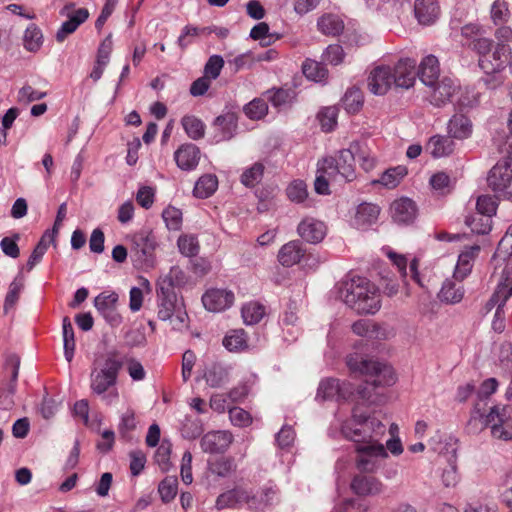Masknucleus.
Returning a JSON list of instances; mask_svg holds the SVG:
<instances>
[{
    "label": "nucleus",
    "instance_id": "obj_1",
    "mask_svg": "<svg viewBox=\"0 0 512 512\" xmlns=\"http://www.w3.org/2000/svg\"><path fill=\"white\" fill-rule=\"evenodd\" d=\"M357 400V405L352 410V416L341 426L343 438L355 443L364 444L359 448H402L399 436V426L392 423L386 433V426L374 415L363 412L359 401L374 403L375 400L368 387L358 389L356 394L349 382H341L336 378L323 379L317 389V399Z\"/></svg>",
    "mask_w": 512,
    "mask_h": 512
},
{
    "label": "nucleus",
    "instance_id": "obj_2",
    "mask_svg": "<svg viewBox=\"0 0 512 512\" xmlns=\"http://www.w3.org/2000/svg\"><path fill=\"white\" fill-rule=\"evenodd\" d=\"M340 297L358 314H375L381 308L379 288L365 277L355 276L344 281Z\"/></svg>",
    "mask_w": 512,
    "mask_h": 512
},
{
    "label": "nucleus",
    "instance_id": "obj_3",
    "mask_svg": "<svg viewBox=\"0 0 512 512\" xmlns=\"http://www.w3.org/2000/svg\"><path fill=\"white\" fill-rule=\"evenodd\" d=\"M121 368V361L114 355H109L102 361H96L91 371L90 388L93 393L101 395L108 405L119 397L116 383Z\"/></svg>",
    "mask_w": 512,
    "mask_h": 512
},
{
    "label": "nucleus",
    "instance_id": "obj_4",
    "mask_svg": "<svg viewBox=\"0 0 512 512\" xmlns=\"http://www.w3.org/2000/svg\"><path fill=\"white\" fill-rule=\"evenodd\" d=\"M346 363L352 373L365 376L366 383L374 388L391 386L396 381L393 368L386 363L365 359L358 354L349 355Z\"/></svg>",
    "mask_w": 512,
    "mask_h": 512
},
{
    "label": "nucleus",
    "instance_id": "obj_5",
    "mask_svg": "<svg viewBox=\"0 0 512 512\" xmlns=\"http://www.w3.org/2000/svg\"><path fill=\"white\" fill-rule=\"evenodd\" d=\"M320 163L322 170L333 180L347 182L356 177L355 155L351 147L338 151L335 156L323 158Z\"/></svg>",
    "mask_w": 512,
    "mask_h": 512
},
{
    "label": "nucleus",
    "instance_id": "obj_6",
    "mask_svg": "<svg viewBox=\"0 0 512 512\" xmlns=\"http://www.w3.org/2000/svg\"><path fill=\"white\" fill-rule=\"evenodd\" d=\"M482 70L486 74H493L501 71L511 56V49L505 43H488L482 41Z\"/></svg>",
    "mask_w": 512,
    "mask_h": 512
},
{
    "label": "nucleus",
    "instance_id": "obj_7",
    "mask_svg": "<svg viewBox=\"0 0 512 512\" xmlns=\"http://www.w3.org/2000/svg\"><path fill=\"white\" fill-rule=\"evenodd\" d=\"M244 504L248 505L250 510H258V496L251 490L242 487H235L222 494L216 499V508L218 510L226 508H239Z\"/></svg>",
    "mask_w": 512,
    "mask_h": 512
},
{
    "label": "nucleus",
    "instance_id": "obj_8",
    "mask_svg": "<svg viewBox=\"0 0 512 512\" xmlns=\"http://www.w3.org/2000/svg\"><path fill=\"white\" fill-rule=\"evenodd\" d=\"M427 88H429L427 96L429 103L435 107H442L449 103L453 96L458 93L460 85L456 79L443 76L433 84L428 85Z\"/></svg>",
    "mask_w": 512,
    "mask_h": 512
},
{
    "label": "nucleus",
    "instance_id": "obj_9",
    "mask_svg": "<svg viewBox=\"0 0 512 512\" xmlns=\"http://www.w3.org/2000/svg\"><path fill=\"white\" fill-rule=\"evenodd\" d=\"M494 438L512 440V409L509 406L494 407L487 416Z\"/></svg>",
    "mask_w": 512,
    "mask_h": 512
},
{
    "label": "nucleus",
    "instance_id": "obj_10",
    "mask_svg": "<svg viewBox=\"0 0 512 512\" xmlns=\"http://www.w3.org/2000/svg\"><path fill=\"white\" fill-rule=\"evenodd\" d=\"M63 15L67 16V20L62 23L56 33L57 42H63L69 35L74 33L78 27L89 18V11L86 8L74 9V4H67L63 8Z\"/></svg>",
    "mask_w": 512,
    "mask_h": 512
},
{
    "label": "nucleus",
    "instance_id": "obj_11",
    "mask_svg": "<svg viewBox=\"0 0 512 512\" xmlns=\"http://www.w3.org/2000/svg\"><path fill=\"white\" fill-rule=\"evenodd\" d=\"M156 248L157 240L152 231L140 230L131 236V252L138 260L152 259Z\"/></svg>",
    "mask_w": 512,
    "mask_h": 512
},
{
    "label": "nucleus",
    "instance_id": "obj_12",
    "mask_svg": "<svg viewBox=\"0 0 512 512\" xmlns=\"http://www.w3.org/2000/svg\"><path fill=\"white\" fill-rule=\"evenodd\" d=\"M158 298V318L166 321L172 318L177 303V295L175 293L173 284L171 281L163 283L157 289Z\"/></svg>",
    "mask_w": 512,
    "mask_h": 512
},
{
    "label": "nucleus",
    "instance_id": "obj_13",
    "mask_svg": "<svg viewBox=\"0 0 512 512\" xmlns=\"http://www.w3.org/2000/svg\"><path fill=\"white\" fill-rule=\"evenodd\" d=\"M234 300V293L227 289L211 288L202 296L204 307L211 312H221L230 308Z\"/></svg>",
    "mask_w": 512,
    "mask_h": 512
},
{
    "label": "nucleus",
    "instance_id": "obj_14",
    "mask_svg": "<svg viewBox=\"0 0 512 512\" xmlns=\"http://www.w3.org/2000/svg\"><path fill=\"white\" fill-rule=\"evenodd\" d=\"M416 60L411 58L400 59L392 68L393 84L399 88L409 89L416 81Z\"/></svg>",
    "mask_w": 512,
    "mask_h": 512
},
{
    "label": "nucleus",
    "instance_id": "obj_15",
    "mask_svg": "<svg viewBox=\"0 0 512 512\" xmlns=\"http://www.w3.org/2000/svg\"><path fill=\"white\" fill-rule=\"evenodd\" d=\"M392 84V68L385 65L372 69L367 79L368 89L375 95H385Z\"/></svg>",
    "mask_w": 512,
    "mask_h": 512
},
{
    "label": "nucleus",
    "instance_id": "obj_16",
    "mask_svg": "<svg viewBox=\"0 0 512 512\" xmlns=\"http://www.w3.org/2000/svg\"><path fill=\"white\" fill-rule=\"evenodd\" d=\"M299 236L308 243H320L326 236L327 226L313 217L304 218L297 227Z\"/></svg>",
    "mask_w": 512,
    "mask_h": 512
},
{
    "label": "nucleus",
    "instance_id": "obj_17",
    "mask_svg": "<svg viewBox=\"0 0 512 512\" xmlns=\"http://www.w3.org/2000/svg\"><path fill=\"white\" fill-rule=\"evenodd\" d=\"M391 217L398 224H411L416 219L417 207L406 197L395 200L390 206Z\"/></svg>",
    "mask_w": 512,
    "mask_h": 512
},
{
    "label": "nucleus",
    "instance_id": "obj_18",
    "mask_svg": "<svg viewBox=\"0 0 512 512\" xmlns=\"http://www.w3.org/2000/svg\"><path fill=\"white\" fill-rule=\"evenodd\" d=\"M512 181V163L510 161L498 162L487 177L488 186L494 191L505 189Z\"/></svg>",
    "mask_w": 512,
    "mask_h": 512
},
{
    "label": "nucleus",
    "instance_id": "obj_19",
    "mask_svg": "<svg viewBox=\"0 0 512 512\" xmlns=\"http://www.w3.org/2000/svg\"><path fill=\"white\" fill-rule=\"evenodd\" d=\"M200 149L192 143L182 144L174 153V159L181 170H194L200 160Z\"/></svg>",
    "mask_w": 512,
    "mask_h": 512
},
{
    "label": "nucleus",
    "instance_id": "obj_20",
    "mask_svg": "<svg viewBox=\"0 0 512 512\" xmlns=\"http://www.w3.org/2000/svg\"><path fill=\"white\" fill-rule=\"evenodd\" d=\"M379 214V206L372 203H361L352 217V225L357 229H367L377 222Z\"/></svg>",
    "mask_w": 512,
    "mask_h": 512
},
{
    "label": "nucleus",
    "instance_id": "obj_21",
    "mask_svg": "<svg viewBox=\"0 0 512 512\" xmlns=\"http://www.w3.org/2000/svg\"><path fill=\"white\" fill-rule=\"evenodd\" d=\"M414 15L421 25H431L440 16V6L437 0H415Z\"/></svg>",
    "mask_w": 512,
    "mask_h": 512
},
{
    "label": "nucleus",
    "instance_id": "obj_22",
    "mask_svg": "<svg viewBox=\"0 0 512 512\" xmlns=\"http://www.w3.org/2000/svg\"><path fill=\"white\" fill-rule=\"evenodd\" d=\"M351 489L359 496H375L384 491V486L375 477L356 475L351 482Z\"/></svg>",
    "mask_w": 512,
    "mask_h": 512
},
{
    "label": "nucleus",
    "instance_id": "obj_23",
    "mask_svg": "<svg viewBox=\"0 0 512 512\" xmlns=\"http://www.w3.org/2000/svg\"><path fill=\"white\" fill-rule=\"evenodd\" d=\"M359 452L356 462L362 472H373L378 469L388 457L387 450H357Z\"/></svg>",
    "mask_w": 512,
    "mask_h": 512
},
{
    "label": "nucleus",
    "instance_id": "obj_24",
    "mask_svg": "<svg viewBox=\"0 0 512 512\" xmlns=\"http://www.w3.org/2000/svg\"><path fill=\"white\" fill-rule=\"evenodd\" d=\"M209 452L210 455L207 462L211 473L225 477L235 469L236 465L234 460L226 456L223 450H209Z\"/></svg>",
    "mask_w": 512,
    "mask_h": 512
},
{
    "label": "nucleus",
    "instance_id": "obj_25",
    "mask_svg": "<svg viewBox=\"0 0 512 512\" xmlns=\"http://www.w3.org/2000/svg\"><path fill=\"white\" fill-rule=\"evenodd\" d=\"M306 250L298 240L284 244L278 252V261L285 267H292L298 264L305 256Z\"/></svg>",
    "mask_w": 512,
    "mask_h": 512
},
{
    "label": "nucleus",
    "instance_id": "obj_26",
    "mask_svg": "<svg viewBox=\"0 0 512 512\" xmlns=\"http://www.w3.org/2000/svg\"><path fill=\"white\" fill-rule=\"evenodd\" d=\"M417 75L426 87L438 80L440 78L438 58L434 55L425 56L419 64Z\"/></svg>",
    "mask_w": 512,
    "mask_h": 512
},
{
    "label": "nucleus",
    "instance_id": "obj_27",
    "mask_svg": "<svg viewBox=\"0 0 512 512\" xmlns=\"http://www.w3.org/2000/svg\"><path fill=\"white\" fill-rule=\"evenodd\" d=\"M212 32H216L214 27H200L188 24L183 27L178 37L177 44L181 50H185L192 45L198 38L209 36Z\"/></svg>",
    "mask_w": 512,
    "mask_h": 512
},
{
    "label": "nucleus",
    "instance_id": "obj_28",
    "mask_svg": "<svg viewBox=\"0 0 512 512\" xmlns=\"http://www.w3.org/2000/svg\"><path fill=\"white\" fill-rule=\"evenodd\" d=\"M352 151L357 159L359 165L363 170L369 172L373 170L378 164V158L375 152L365 142H355L351 145Z\"/></svg>",
    "mask_w": 512,
    "mask_h": 512
},
{
    "label": "nucleus",
    "instance_id": "obj_29",
    "mask_svg": "<svg viewBox=\"0 0 512 512\" xmlns=\"http://www.w3.org/2000/svg\"><path fill=\"white\" fill-rule=\"evenodd\" d=\"M506 265L494 297L496 302L504 303L512 296V256H506Z\"/></svg>",
    "mask_w": 512,
    "mask_h": 512
},
{
    "label": "nucleus",
    "instance_id": "obj_30",
    "mask_svg": "<svg viewBox=\"0 0 512 512\" xmlns=\"http://www.w3.org/2000/svg\"><path fill=\"white\" fill-rule=\"evenodd\" d=\"M454 148V141L450 137L441 135L432 136L426 144V151L434 158L449 156Z\"/></svg>",
    "mask_w": 512,
    "mask_h": 512
},
{
    "label": "nucleus",
    "instance_id": "obj_31",
    "mask_svg": "<svg viewBox=\"0 0 512 512\" xmlns=\"http://www.w3.org/2000/svg\"><path fill=\"white\" fill-rule=\"evenodd\" d=\"M352 331L358 336L369 339L382 340L387 337V333L384 328L379 324L366 319H361L353 323Z\"/></svg>",
    "mask_w": 512,
    "mask_h": 512
},
{
    "label": "nucleus",
    "instance_id": "obj_32",
    "mask_svg": "<svg viewBox=\"0 0 512 512\" xmlns=\"http://www.w3.org/2000/svg\"><path fill=\"white\" fill-rule=\"evenodd\" d=\"M448 133L450 137L455 139H466L472 133V124L464 114H455L449 121Z\"/></svg>",
    "mask_w": 512,
    "mask_h": 512
},
{
    "label": "nucleus",
    "instance_id": "obj_33",
    "mask_svg": "<svg viewBox=\"0 0 512 512\" xmlns=\"http://www.w3.org/2000/svg\"><path fill=\"white\" fill-rule=\"evenodd\" d=\"M232 440L233 436L229 431H210L203 436L201 444L203 448H227Z\"/></svg>",
    "mask_w": 512,
    "mask_h": 512
},
{
    "label": "nucleus",
    "instance_id": "obj_34",
    "mask_svg": "<svg viewBox=\"0 0 512 512\" xmlns=\"http://www.w3.org/2000/svg\"><path fill=\"white\" fill-rule=\"evenodd\" d=\"M317 27L327 36H336L343 31L344 23L338 15L324 14L318 19Z\"/></svg>",
    "mask_w": 512,
    "mask_h": 512
},
{
    "label": "nucleus",
    "instance_id": "obj_35",
    "mask_svg": "<svg viewBox=\"0 0 512 512\" xmlns=\"http://www.w3.org/2000/svg\"><path fill=\"white\" fill-rule=\"evenodd\" d=\"M407 173L408 169L406 166L398 165L396 167L387 169L382 173L377 181H374V183L381 184L388 189H393L400 184Z\"/></svg>",
    "mask_w": 512,
    "mask_h": 512
},
{
    "label": "nucleus",
    "instance_id": "obj_36",
    "mask_svg": "<svg viewBox=\"0 0 512 512\" xmlns=\"http://www.w3.org/2000/svg\"><path fill=\"white\" fill-rule=\"evenodd\" d=\"M218 187V179L213 174L202 175L195 183L193 194L200 199H206L214 194Z\"/></svg>",
    "mask_w": 512,
    "mask_h": 512
},
{
    "label": "nucleus",
    "instance_id": "obj_37",
    "mask_svg": "<svg viewBox=\"0 0 512 512\" xmlns=\"http://www.w3.org/2000/svg\"><path fill=\"white\" fill-rule=\"evenodd\" d=\"M138 425V418L133 408L128 407L120 415L117 430L122 438H131L132 433L136 430Z\"/></svg>",
    "mask_w": 512,
    "mask_h": 512
},
{
    "label": "nucleus",
    "instance_id": "obj_38",
    "mask_svg": "<svg viewBox=\"0 0 512 512\" xmlns=\"http://www.w3.org/2000/svg\"><path fill=\"white\" fill-rule=\"evenodd\" d=\"M206 383L212 388H219L228 383L229 371L220 364H213L204 374Z\"/></svg>",
    "mask_w": 512,
    "mask_h": 512
},
{
    "label": "nucleus",
    "instance_id": "obj_39",
    "mask_svg": "<svg viewBox=\"0 0 512 512\" xmlns=\"http://www.w3.org/2000/svg\"><path fill=\"white\" fill-rule=\"evenodd\" d=\"M363 104V93L356 87L349 88L342 99V105L349 114L358 113L362 109Z\"/></svg>",
    "mask_w": 512,
    "mask_h": 512
},
{
    "label": "nucleus",
    "instance_id": "obj_40",
    "mask_svg": "<svg viewBox=\"0 0 512 512\" xmlns=\"http://www.w3.org/2000/svg\"><path fill=\"white\" fill-rule=\"evenodd\" d=\"M439 299L447 304H456L464 296V290L461 285H456L452 280H446L439 292Z\"/></svg>",
    "mask_w": 512,
    "mask_h": 512
},
{
    "label": "nucleus",
    "instance_id": "obj_41",
    "mask_svg": "<svg viewBox=\"0 0 512 512\" xmlns=\"http://www.w3.org/2000/svg\"><path fill=\"white\" fill-rule=\"evenodd\" d=\"M182 127L187 136L193 140H198L204 137L205 125L201 119L194 115H185L181 119Z\"/></svg>",
    "mask_w": 512,
    "mask_h": 512
},
{
    "label": "nucleus",
    "instance_id": "obj_42",
    "mask_svg": "<svg viewBox=\"0 0 512 512\" xmlns=\"http://www.w3.org/2000/svg\"><path fill=\"white\" fill-rule=\"evenodd\" d=\"M241 313L244 323L247 325H253L259 323L262 320L266 310L261 303L251 301L243 305Z\"/></svg>",
    "mask_w": 512,
    "mask_h": 512
},
{
    "label": "nucleus",
    "instance_id": "obj_43",
    "mask_svg": "<svg viewBox=\"0 0 512 512\" xmlns=\"http://www.w3.org/2000/svg\"><path fill=\"white\" fill-rule=\"evenodd\" d=\"M43 44L41 29L35 24H30L24 32L23 45L29 52H37Z\"/></svg>",
    "mask_w": 512,
    "mask_h": 512
},
{
    "label": "nucleus",
    "instance_id": "obj_44",
    "mask_svg": "<svg viewBox=\"0 0 512 512\" xmlns=\"http://www.w3.org/2000/svg\"><path fill=\"white\" fill-rule=\"evenodd\" d=\"M255 384V376L251 375L247 379L239 382L236 386L230 389L227 393L229 400L232 403L243 402L250 394L253 385Z\"/></svg>",
    "mask_w": 512,
    "mask_h": 512
},
{
    "label": "nucleus",
    "instance_id": "obj_45",
    "mask_svg": "<svg viewBox=\"0 0 512 512\" xmlns=\"http://www.w3.org/2000/svg\"><path fill=\"white\" fill-rule=\"evenodd\" d=\"M429 183L434 193L439 196L447 195L453 190L450 176L443 171L433 174Z\"/></svg>",
    "mask_w": 512,
    "mask_h": 512
},
{
    "label": "nucleus",
    "instance_id": "obj_46",
    "mask_svg": "<svg viewBox=\"0 0 512 512\" xmlns=\"http://www.w3.org/2000/svg\"><path fill=\"white\" fill-rule=\"evenodd\" d=\"M265 166L261 162H255L252 166L246 168L241 174V183L248 187H255L263 178Z\"/></svg>",
    "mask_w": 512,
    "mask_h": 512
},
{
    "label": "nucleus",
    "instance_id": "obj_47",
    "mask_svg": "<svg viewBox=\"0 0 512 512\" xmlns=\"http://www.w3.org/2000/svg\"><path fill=\"white\" fill-rule=\"evenodd\" d=\"M462 44L480 53V28L477 24H468L462 28Z\"/></svg>",
    "mask_w": 512,
    "mask_h": 512
},
{
    "label": "nucleus",
    "instance_id": "obj_48",
    "mask_svg": "<svg viewBox=\"0 0 512 512\" xmlns=\"http://www.w3.org/2000/svg\"><path fill=\"white\" fill-rule=\"evenodd\" d=\"M455 451L456 450H446V453L440 455L449 462L448 468H446L442 473V482L446 487H454L458 482V474L454 464L456 459Z\"/></svg>",
    "mask_w": 512,
    "mask_h": 512
},
{
    "label": "nucleus",
    "instance_id": "obj_49",
    "mask_svg": "<svg viewBox=\"0 0 512 512\" xmlns=\"http://www.w3.org/2000/svg\"><path fill=\"white\" fill-rule=\"evenodd\" d=\"M338 108L336 106H328L322 108L318 114L317 119L324 132H330L334 130L337 125Z\"/></svg>",
    "mask_w": 512,
    "mask_h": 512
},
{
    "label": "nucleus",
    "instance_id": "obj_50",
    "mask_svg": "<svg viewBox=\"0 0 512 512\" xmlns=\"http://www.w3.org/2000/svg\"><path fill=\"white\" fill-rule=\"evenodd\" d=\"M303 74L313 81H322L327 76V69L319 62L306 59L302 65Z\"/></svg>",
    "mask_w": 512,
    "mask_h": 512
},
{
    "label": "nucleus",
    "instance_id": "obj_51",
    "mask_svg": "<svg viewBox=\"0 0 512 512\" xmlns=\"http://www.w3.org/2000/svg\"><path fill=\"white\" fill-rule=\"evenodd\" d=\"M223 345L229 351H240L247 346V338L244 330H232L223 339Z\"/></svg>",
    "mask_w": 512,
    "mask_h": 512
},
{
    "label": "nucleus",
    "instance_id": "obj_52",
    "mask_svg": "<svg viewBox=\"0 0 512 512\" xmlns=\"http://www.w3.org/2000/svg\"><path fill=\"white\" fill-rule=\"evenodd\" d=\"M177 245L181 254L187 257L196 256L199 252V242L194 235L183 234L178 238Z\"/></svg>",
    "mask_w": 512,
    "mask_h": 512
},
{
    "label": "nucleus",
    "instance_id": "obj_53",
    "mask_svg": "<svg viewBox=\"0 0 512 512\" xmlns=\"http://www.w3.org/2000/svg\"><path fill=\"white\" fill-rule=\"evenodd\" d=\"M215 125L221 130V139L229 140L237 128V121L233 114H227L217 117Z\"/></svg>",
    "mask_w": 512,
    "mask_h": 512
},
{
    "label": "nucleus",
    "instance_id": "obj_54",
    "mask_svg": "<svg viewBox=\"0 0 512 512\" xmlns=\"http://www.w3.org/2000/svg\"><path fill=\"white\" fill-rule=\"evenodd\" d=\"M268 94V99L277 108L290 104L295 98V92L292 89L279 88L269 91Z\"/></svg>",
    "mask_w": 512,
    "mask_h": 512
},
{
    "label": "nucleus",
    "instance_id": "obj_55",
    "mask_svg": "<svg viewBox=\"0 0 512 512\" xmlns=\"http://www.w3.org/2000/svg\"><path fill=\"white\" fill-rule=\"evenodd\" d=\"M250 37L254 40L260 41L262 46H269L279 37H274L269 33V26L265 22H260L255 25L250 32Z\"/></svg>",
    "mask_w": 512,
    "mask_h": 512
},
{
    "label": "nucleus",
    "instance_id": "obj_56",
    "mask_svg": "<svg viewBox=\"0 0 512 512\" xmlns=\"http://www.w3.org/2000/svg\"><path fill=\"white\" fill-rule=\"evenodd\" d=\"M163 220L169 230H180L182 226V212L174 206H168L162 213Z\"/></svg>",
    "mask_w": 512,
    "mask_h": 512
},
{
    "label": "nucleus",
    "instance_id": "obj_57",
    "mask_svg": "<svg viewBox=\"0 0 512 512\" xmlns=\"http://www.w3.org/2000/svg\"><path fill=\"white\" fill-rule=\"evenodd\" d=\"M229 418L234 426L245 428L252 424L253 418L251 414L241 407H233L229 409Z\"/></svg>",
    "mask_w": 512,
    "mask_h": 512
},
{
    "label": "nucleus",
    "instance_id": "obj_58",
    "mask_svg": "<svg viewBox=\"0 0 512 512\" xmlns=\"http://www.w3.org/2000/svg\"><path fill=\"white\" fill-rule=\"evenodd\" d=\"M158 492L163 502H170L177 494V479L173 477L163 479L158 486Z\"/></svg>",
    "mask_w": 512,
    "mask_h": 512
},
{
    "label": "nucleus",
    "instance_id": "obj_59",
    "mask_svg": "<svg viewBox=\"0 0 512 512\" xmlns=\"http://www.w3.org/2000/svg\"><path fill=\"white\" fill-rule=\"evenodd\" d=\"M267 111L268 105L263 99H254L244 108L245 114L253 120L261 119L267 114Z\"/></svg>",
    "mask_w": 512,
    "mask_h": 512
},
{
    "label": "nucleus",
    "instance_id": "obj_60",
    "mask_svg": "<svg viewBox=\"0 0 512 512\" xmlns=\"http://www.w3.org/2000/svg\"><path fill=\"white\" fill-rule=\"evenodd\" d=\"M382 251L389 258L391 263L397 268L401 277L403 279H406V277L408 276V272H407L408 260H407V258L402 254L396 253L390 247H384L382 249Z\"/></svg>",
    "mask_w": 512,
    "mask_h": 512
},
{
    "label": "nucleus",
    "instance_id": "obj_61",
    "mask_svg": "<svg viewBox=\"0 0 512 512\" xmlns=\"http://www.w3.org/2000/svg\"><path fill=\"white\" fill-rule=\"evenodd\" d=\"M506 256H512V224L508 227L505 236L499 242L494 260H504Z\"/></svg>",
    "mask_w": 512,
    "mask_h": 512
},
{
    "label": "nucleus",
    "instance_id": "obj_62",
    "mask_svg": "<svg viewBox=\"0 0 512 512\" xmlns=\"http://www.w3.org/2000/svg\"><path fill=\"white\" fill-rule=\"evenodd\" d=\"M48 245V239L45 236H43L34 248V250L32 251L27 261L26 268L28 271L32 270L42 260L44 254L48 249Z\"/></svg>",
    "mask_w": 512,
    "mask_h": 512
},
{
    "label": "nucleus",
    "instance_id": "obj_63",
    "mask_svg": "<svg viewBox=\"0 0 512 512\" xmlns=\"http://www.w3.org/2000/svg\"><path fill=\"white\" fill-rule=\"evenodd\" d=\"M118 301V294L115 292H103L95 298V307L101 313L115 308Z\"/></svg>",
    "mask_w": 512,
    "mask_h": 512
},
{
    "label": "nucleus",
    "instance_id": "obj_64",
    "mask_svg": "<svg viewBox=\"0 0 512 512\" xmlns=\"http://www.w3.org/2000/svg\"><path fill=\"white\" fill-rule=\"evenodd\" d=\"M224 66V60L219 55H212L205 64L204 76L208 79H216Z\"/></svg>",
    "mask_w": 512,
    "mask_h": 512
}]
</instances>
